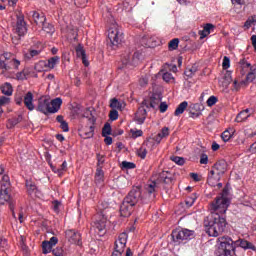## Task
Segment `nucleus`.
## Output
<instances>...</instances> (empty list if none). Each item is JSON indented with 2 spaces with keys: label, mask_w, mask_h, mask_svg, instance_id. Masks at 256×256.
<instances>
[{
  "label": "nucleus",
  "mask_w": 256,
  "mask_h": 256,
  "mask_svg": "<svg viewBox=\"0 0 256 256\" xmlns=\"http://www.w3.org/2000/svg\"><path fill=\"white\" fill-rule=\"evenodd\" d=\"M229 207V199L225 196H219L210 205V213L212 219L206 223L207 233L209 237H219L225 232L227 227V220L225 219V213Z\"/></svg>",
  "instance_id": "1"
},
{
  "label": "nucleus",
  "mask_w": 256,
  "mask_h": 256,
  "mask_svg": "<svg viewBox=\"0 0 256 256\" xmlns=\"http://www.w3.org/2000/svg\"><path fill=\"white\" fill-rule=\"evenodd\" d=\"M218 242L220 244L218 246L217 256H233L237 247H241L245 250L250 249L251 251H256L255 245L244 239L233 241L231 237L223 236L218 238Z\"/></svg>",
  "instance_id": "2"
},
{
  "label": "nucleus",
  "mask_w": 256,
  "mask_h": 256,
  "mask_svg": "<svg viewBox=\"0 0 256 256\" xmlns=\"http://www.w3.org/2000/svg\"><path fill=\"white\" fill-rule=\"evenodd\" d=\"M61 105H63V100L59 97L51 100L47 96H42L38 99L36 111L43 113V115H51L58 113Z\"/></svg>",
  "instance_id": "3"
},
{
  "label": "nucleus",
  "mask_w": 256,
  "mask_h": 256,
  "mask_svg": "<svg viewBox=\"0 0 256 256\" xmlns=\"http://www.w3.org/2000/svg\"><path fill=\"white\" fill-rule=\"evenodd\" d=\"M0 183V205H5V203H8L9 209L12 212V216L14 217V219H16L17 216H15V200L11 198V195H9V189H11V182L9 180V176H0Z\"/></svg>",
  "instance_id": "4"
},
{
  "label": "nucleus",
  "mask_w": 256,
  "mask_h": 256,
  "mask_svg": "<svg viewBox=\"0 0 256 256\" xmlns=\"http://www.w3.org/2000/svg\"><path fill=\"white\" fill-rule=\"evenodd\" d=\"M124 201L133 207H135L139 201L143 203V192L141 191V187H133L128 195L124 198Z\"/></svg>",
  "instance_id": "5"
},
{
  "label": "nucleus",
  "mask_w": 256,
  "mask_h": 256,
  "mask_svg": "<svg viewBox=\"0 0 256 256\" xmlns=\"http://www.w3.org/2000/svg\"><path fill=\"white\" fill-rule=\"evenodd\" d=\"M127 232H122L118 239L114 243V251L111 256H121L125 251V247L127 246V239H128Z\"/></svg>",
  "instance_id": "6"
},
{
  "label": "nucleus",
  "mask_w": 256,
  "mask_h": 256,
  "mask_svg": "<svg viewBox=\"0 0 256 256\" xmlns=\"http://www.w3.org/2000/svg\"><path fill=\"white\" fill-rule=\"evenodd\" d=\"M108 39L112 45L117 46L123 41V32L117 24H113L108 30Z\"/></svg>",
  "instance_id": "7"
},
{
  "label": "nucleus",
  "mask_w": 256,
  "mask_h": 256,
  "mask_svg": "<svg viewBox=\"0 0 256 256\" xmlns=\"http://www.w3.org/2000/svg\"><path fill=\"white\" fill-rule=\"evenodd\" d=\"M195 232L189 229L174 230L172 232V239L175 243H181L182 241H187L193 239Z\"/></svg>",
  "instance_id": "8"
},
{
  "label": "nucleus",
  "mask_w": 256,
  "mask_h": 256,
  "mask_svg": "<svg viewBox=\"0 0 256 256\" xmlns=\"http://www.w3.org/2000/svg\"><path fill=\"white\" fill-rule=\"evenodd\" d=\"M106 227H107V218L105 217H102L100 220H96L92 224V229H94L95 233H97L99 237H103V235L107 233Z\"/></svg>",
  "instance_id": "9"
},
{
  "label": "nucleus",
  "mask_w": 256,
  "mask_h": 256,
  "mask_svg": "<svg viewBox=\"0 0 256 256\" xmlns=\"http://www.w3.org/2000/svg\"><path fill=\"white\" fill-rule=\"evenodd\" d=\"M157 187L156 182H151L146 187V192L142 194V203H149V201H153L155 199V189Z\"/></svg>",
  "instance_id": "10"
},
{
  "label": "nucleus",
  "mask_w": 256,
  "mask_h": 256,
  "mask_svg": "<svg viewBox=\"0 0 256 256\" xmlns=\"http://www.w3.org/2000/svg\"><path fill=\"white\" fill-rule=\"evenodd\" d=\"M65 237L72 245H81V234L75 230H66Z\"/></svg>",
  "instance_id": "11"
},
{
  "label": "nucleus",
  "mask_w": 256,
  "mask_h": 256,
  "mask_svg": "<svg viewBox=\"0 0 256 256\" xmlns=\"http://www.w3.org/2000/svg\"><path fill=\"white\" fill-rule=\"evenodd\" d=\"M16 33L19 37H23L27 33V23H25V17L22 14L17 16Z\"/></svg>",
  "instance_id": "12"
},
{
  "label": "nucleus",
  "mask_w": 256,
  "mask_h": 256,
  "mask_svg": "<svg viewBox=\"0 0 256 256\" xmlns=\"http://www.w3.org/2000/svg\"><path fill=\"white\" fill-rule=\"evenodd\" d=\"M227 171V162L221 160L219 162H216L213 166L211 173L212 175H218L220 177H223L225 175V172Z\"/></svg>",
  "instance_id": "13"
},
{
  "label": "nucleus",
  "mask_w": 256,
  "mask_h": 256,
  "mask_svg": "<svg viewBox=\"0 0 256 256\" xmlns=\"http://www.w3.org/2000/svg\"><path fill=\"white\" fill-rule=\"evenodd\" d=\"M59 63V56H54L48 60V63L46 64L44 61L39 62L35 65V70L41 73L43 70L40 67H43L45 65L49 69H55V65Z\"/></svg>",
  "instance_id": "14"
},
{
  "label": "nucleus",
  "mask_w": 256,
  "mask_h": 256,
  "mask_svg": "<svg viewBox=\"0 0 256 256\" xmlns=\"http://www.w3.org/2000/svg\"><path fill=\"white\" fill-rule=\"evenodd\" d=\"M137 61H139V52H135L134 55L124 54L122 56L123 65H137Z\"/></svg>",
  "instance_id": "15"
},
{
  "label": "nucleus",
  "mask_w": 256,
  "mask_h": 256,
  "mask_svg": "<svg viewBox=\"0 0 256 256\" xmlns=\"http://www.w3.org/2000/svg\"><path fill=\"white\" fill-rule=\"evenodd\" d=\"M135 206L128 204V202H125L123 200L121 206H120V215L121 217H130V215L133 213V208Z\"/></svg>",
  "instance_id": "16"
},
{
  "label": "nucleus",
  "mask_w": 256,
  "mask_h": 256,
  "mask_svg": "<svg viewBox=\"0 0 256 256\" xmlns=\"http://www.w3.org/2000/svg\"><path fill=\"white\" fill-rule=\"evenodd\" d=\"M26 189L31 197H41V191H39L35 183L26 181Z\"/></svg>",
  "instance_id": "17"
},
{
  "label": "nucleus",
  "mask_w": 256,
  "mask_h": 256,
  "mask_svg": "<svg viewBox=\"0 0 256 256\" xmlns=\"http://www.w3.org/2000/svg\"><path fill=\"white\" fill-rule=\"evenodd\" d=\"M89 121L90 123H92V125L82 129V134L84 135V139H91V137H93L95 133V126H94L95 118H90Z\"/></svg>",
  "instance_id": "18"
},
{
  "label": "nucleus",
  "mask_w": 256,
  "mask_h": 256,
  "mask_svg": "<svg viewBox=\"0 0 256 256\" xmlns=\"http://www.w3.org/2000/svg\"><path fill=\"white\" fill-rule=\"evenodd\" d=\"M127 104L123 100H119L117 98H112L110 100V107L111 109L118 110V111H123Z\"/></svg>",
  "instance_id": "19"
},
{
  "label": "nucleus",
  "mask_w": 256,
  "mask_h": 256,
  "mask_svg": "<svg viewBox=\"0 0 256 256\" xmlns=\"http://www.w3.org/2000/svg\"><path fill=\"white\" fill-rule=\"evenodd\" d=\"M24 105L28 111H35V104H33V93L27 92L24 96Z\"/></svg>",
  "instance_id": "20"
},
{
  "label": "nucleus",
  "mask_w": 256,
  "mask_h": 256,
  "mask_svg": "<svg viewBox=\"0 0 256 256\" xmlns=\"http://www.w3.org/2000/svg\"><path fill=\"white\" fill-rule=\"evenodd\" d=\"M145 119H147V110L140 108L136 113L134 120L138 125H143L145 123Z\"/></svg>",
  "instance_id": "21"
},
{
  "label": "nucleus",
  "mask_w": 256,
  "mask_h": 256,
  "mask_svg": "<svg viewBox=\"0 0 256 256\" xmlns=\"http://www.w3.org/2000/svg\"><path fill=\"white\" fill-rule=\"evenodd\" d=\"M215 29V26L211 23H208L204 26L203 30H200L198 32V35H200V39H205V37L211 35V31Z\"/></svg>",
  "instance_id": "22"
},
{
  "label": "nucleus",
  "mask_w": 256,
  "mask_h": 256,
  "mask_svg": "<svg viewBox=\"0 0 256 256\" xmlns=\"http://www.w3.org/2000/svg\"><path fill=\"white\" fill-rule=\"evenodd\" d=\"M251 117V110L249 108L242 110L236 116V123H243V121H247Z\"/></svg>",
  "instance_id": "23"
},
{
  "label": "nucleus",
  "mask_w": 256,
  "mask_h": 256,
  "mask_svg": "<svg viewBox=\"0 0 256 256\" xmlns=\"http://www.w3.org/2000/svg\"><path fill=\"white\" fill-rule=\"evenodd\" d=\"M239 65L243 71V75H245V73H248L249 71H251V69L256 68V66L251 65V63H249V61H247V59H245V58L240 59Z\"/></svg>",
  "instance_id": "24"
},
{
  "label": "nucleus",
  "mask_w": 256,
  "mask_h": 256,
  "mask_svg": "<svg viewBox=\"0 0 256 256\" xmlns=\"http://www.w3.org/2000/svg\"><path fill=\"white\" fill-rule=\"evenodd\" d=\"M233 81V77L231 76V72L226 71L222 77V79L220 80V85L222 87H229V85H231V82Z\"/></svg>",
  "instance_id": "25"
},
{
  "label": "nucleus",
  "mask_w": 256,
  "mask_h": 256,
  "mask_svg": "<svg viewBox=\"0 0 256 256\" xmlns=\"http://www.w3.org/2000/svg\"><path fill=\"white\" fill-rule=\"evenodd\" d=\"M32 17L36 25H38L39 27H41V25H43L45 21H47V18L43 13L33 12Z\"/></svg>",
  "instance_id": "26"
},
{
  "label": "nucleus",
  "mask_w": 256,
  "mask_h": 256,
  "mask_svg": "<svg viewBox=\"0 0 256 256\" xmlns=\"http://www.w3.org/2000/svg\"><path fill=\"white\" fill-rule=\"evenodd\" d=\"M218 181H221V176H219L218 174H213L210 170V173L207 179L208 185H210V187H217Z\"/></svg>",
  "instance_id": "27"
},
{
  "label": "nucleus",
  "mask_w": 256,
  "mask_h": 256,
  "mask_svg": "<svg viewBox=\"0 0 256 256\" xmlns=\"http://www.w3.org/2000/svg\"><path fill=\"white\" fill-rule=\"evenodd\" d=\"M103 181H105V172H103L102 167H97L96 173H95V183L97 185L103 184Z\"/></svg>",
  "instance_id": "28"
},
{
  "label": "nucleus",
  "mask_w": 256,
  "mask_h": 256,
  "mask_svg": "<svg viewBox=\"0 0 256 256\" xmlns=\"http://www.w3.org/2000/svg\"><path fill=\"white\" fill-rule=\"evenodd\" d=\"M0 91L3 95H6V97H11V95H13V86L11 83L6 82L0 87Z\"/></svg>",
  "instance_id": "29"
},
{
  "label": "nucleus",
  "mask_w": 256,
  "mask_h": 256,
  "mask_svg": "<svg viewBox=\"0 0 256 256\" xmlns=\"http://www.w3.org/2000/svg\"><path fill=\"white\" fill-rule=\"evenodd\" d=\"M40 54H41V51L30 49L24 53V59L25 61H31V59H37Z\"/></svg>",
  "instance_id": "30"
},
{
  "label": "nucleus",
  "mask_w": 256,
  "mask_h": 256,
  "mask_svg": "<svg viewBox=\"0 0 256 256\" xmlns=\"http://www.w3.org/2000/svg\"><path fill=\"white\" fill-rule=\"evenodd\" d=\"M165 137H169V128L167 127L162 128L161 132L155 136L154 141L161 143L162 139H165Z\"/></svg>",
  "instance_id": "31"
},
{
  "label": "nucleus",
  "mask_w": 256,
  "mask_h": 256,
  "mask_svg": "<svg viewBox=\"0 0 256 256\" xmlns=\"http://www.w3.org/2000/svg\"><path fill=\"white\" fill-rule=\"evenodd\" d=\"M187 107H189V103L187 101H183L176 108L174 115L176 117H179V115H183V113H185V109H187Z\"/></svg>",
  "instance_id": "32"
},
{
  "label": "nucleus",
  "mask_w": 256,
  "mask_h": 256,
  "mask_svg": "<svg viewBox=\"0 0 256 256\" xmlns=\"http://www.w3.org/2000/svg\"><path fill=\"white\" fill-rule=\"evenodd\" d=\"M21 121H23V115H18L17 117L10 119L7 124L8 129H13V127H15V125H19Z\"/></svg>",
  "instance_id": "33"
},
{
  "label": "nucleus",
  "mask_w": 256,
  "mask_h": 256,
  "mask_svg": "<svg viewBox=\"0 0 256 256\" xmlns=\"http://www.w3.org/2000/svg\"><path fill=\"white\" fill-rule=\"evenodd\" d=\"M160 179L161 181H164L166 185L173 183V177H171V174H169V172H163L162 174H160Z\"/></svg>",
  "instance_id": "34"
},
{
  "label": "nucleus",
  "mask_w": 256,
  "mask_h": 256,
  "mask_svg": "<svg viewBox=\"0 0 256 256\" xmlns=\"http://www.w3.org/2000/svg\"><path fill=\"white\" fill-rule=\"evenodd\" d=\"M190 111H194L196 113H201L202 111L205 110V106H203V104L201 103H195V104H191L189 106Z\"/></svg>",
  "instance_id": "35"
},
{
  "label": "nucleus",
  "mask_w": 256,
  "mask_h": 256,
  "mask_svg": "<svg viewBox=\"0 0 256 256\" xmlns=\"http://www.w3.org/2000/svg\"><path fill=\"white\" fill-rule=\"evenodd\" d=\"M40 27H42L45 33H55V27L53 26V24L44 22L43 25H40Z\"/></svg>",
  "instance_id": "36"
},
{
  "label": "nucleus",
  "mask_w": 256,
  "mask_h": 256,
  "mask_svg": "<svg viewBox=\"0 0 256 256\" xmlns=\"http://www.w3.org/2000/svg\"><path fill=\"white\" fill-rule=\"evenodd\" d=\"M247 76H246V81L248 82H253L256 79V67L255 68H251L250 71L246 72Z\"/></svg>",
  "instance_id": "37"
},
{
  "label": "nucleus",
  "mask_w": 256,
  "mask_h": 256,
  "mask_svg": "<svg viewBox=\"0 0 256 256\" xmlns=\"http://www.w3.org/2000/svg\"><path fill=\"white\" fill-rule=\"evenodd\" d=\"M179 47V38H174L168 43V49L170 51H175Z\"/></svg>",
  "instance_id": "38"
},
{
  "label": "nucleus",
  "mask_w": 256,
  "mask_h": 256,
  "mask_svg": "<svg viewBox=\"0 0 256 256\" xmlns=\"http://www.w3.org/2000/svg\"><path fill=\"white\" fill-rule=\"evenodd\" d=\"M53 249V246L48 241H44L42 243V251L44 255H47V253H51V250Z\"/></svg>",
  "instance_id": "39"
},
{
  "label": "nucleus",
  "mask_w": 256,
  "mask_h": 256,
  "mask_svg": "<svg viewBox=\"0 0 256 256\" xmlns=\"http://www.w3.org/2000/svg\"><path fill=\"white\" fill-rule=\"evenodd\" d=\"M76 54H77V57H81L82 59H85V57L87 56L86 53H85V49L83 48V45L79 44L77 47H76Z\"/></svg>",
  "instance_id": "40"
},
{
  "label": "nucleus",
  "mask_w": 256,
  "mask_h": 256,
  "mask_svg": "<svg viewBox=\"0 0 256 256\" xmlns=\"http://www.w3.org/2000/svg\"><path fill=\"white\" fill-rule=\"evenodd\" d=\"M19 65H21V61L17 59H12L9 61V64H7V67H11V69H19Z\"/></svg>",
  "instance_id": "41"
},
{
  "label": "nucleus",
  "mask_w": 256,
  "mask_h": 256,
  "mask_svg": "<svg viewBox=\"0 0 256 256\" xmlns=\"http://www.w3.org/2000/svg\"><path fill=\"white\" fill-rule=\"evenodd\" d=\"M11 103V98L9 96L0 97V107H7Z\"/></svg>",
  "instance_id": "42"
},
{
  "label": "nucleus",
  "mask_w": 256,
  "mask_h": 256,
  "mask_svg": "<svg viewBox=\"0 0 256 256\" xmlns=\"http://www.w3.org/2000/svg\"><path fill=\"white\" fill-rule=\"evenodd\" d=\"M197 71V66H191L190 68H187L184 72L186 77H193L195 72Z\"/></svg>",
  "instance_id": "43"
},
{
  "label": "nucleus",
  "mask_w": 256,
  "mask_h": 256,
  "mask_svg": "<svg viewBox=\"0 0 256 256\" xmlns=\"http://www.w3.org/2000/svg\"><path fill=\"white\" fill-rule=\"evenodd\" d=\"M171 161L176 163V165H185V158L179 156H172Z\"/></svg>",
  "instance_id": "44"
},
{
  "label": "nucleus",
  "mask_w": 256,
  "mask_h": 256,
  "mask_svg": "<svg viewBox=\"0 0 256 256\" xmlns=\"http://www.w3.org/2000/svg\"><path fill=\"white\" fill-rule=\"evenodd\" d=\"M107 135H111V124L106 123L102 129V136L107 137Z\"/></svg>",
  "instance_id": "45"
},
{
  "label": "nucleus",
  "mask_w": 256,
  "mask_h": 256,
  "mask_svg": "<svg viewBox=\"0 0 256 256\" xmlns=\"http://www.w3.org/2000/svg\"><path fill=\"white\" fill-rule=\"evenodd\" d=\"M54 173H58V175H63V171H67V161H64L60 168L53 169Z\"/></svg>",
  "instance_id": "46"
},
{
  "label": "nucleus",
  "mask_w": 256,
  "mask_h": 256,
  "mask_svg": "<svg viewBox=\"0 0 256 256\" xmlns=\"http://www.w3.org/2000/svg\"><path fill=\"white\" fill-rule=\"evenodd\" d=\"M138 157H140V159H145V157H147V148H145V144L138 150Z\"/></svg>",
  "instance_id": "47"
},
{
  "label": "nucleus",
  "mask_w": 256,
  "mask_h": 256,
  "mask_svg": "<svg viewBox=\"0 0 256 256\" xmlns=\"http://www.w3.org/2000/svg\"><path fill=\"white\" fill-rule=\"evenodd\" d=\"M162 78H163V81H165L166 83H171V81H175L173 74H171L169 72H165L163 74Z\"/></svg>",
  "instance_id": "48"
},
{
  "label": "nucleus",
  "mask_w": 256,
  "mask_h": 256,
  "mask_svg": "<svg viewBox=\"0 0 256 256\" xmlns=\"http://www.w3.org/2000/svg\"><path fill=\"white\" fill-rule=\"evenodd\" d=\"M231 137H233V134H231L229 130H225L221 135V138L225 143H227V141H229Z\"/></svg>",
  "instance_id": "49"
},
{
  "label": "nucleus",
  "mask_w": 256,
  "mask_h": 256,
  "mask_svg": "<svg viewBox=\"0 0 256 256\" xmlns=\"http://www.w3.org/2000/svg\"><path fill=\"white\" fill-rule=\"evenodd\" d=\"M110 121H117L119 119V112L112 109L109 114Z\"/></svg>",
  "instance_id": "50"
},
{
  "label": "nucleus",
  "mask_w": 256,
  "mask_h": 256,
  "mask_svg": "<svg viewBox=\"0 0 256 256\" xmlns=\"http://www.w3.org/2000/svg\"><path fill=\"white\" fill-rule=\"evenodd\" d=\"M121 167L122 169H135V163L123 161Z\"/></svg>",
  "instance_id": "51"
},
{
  "label": "nucleus",
  "mask_w": 256,
  "mask_h": 256,
  "mask_svg": "<svg viewBox=\"0 0 256 256\" xmlns=\"http://www.w3.org/2000/svg\"><path fill=\"white\" fill-rule=\"evenodd\" d=\"M104 163H105V156L101 154H97V167L103 168Z\"/></svg>",
  "instance_id": "52"
},
{
  "label": "nucleus",
  "mask_w": 256,
  "mask_h": 256,
  "mask_svg": "<svg viewBox=\"0 0 256 256\" xmlns=\"http://www.w3.org/2000/svg\"><path fill=\"white\" fill-rule=\"evenodd\" d=\"M222 67L223 69H229V67H231V60L229 59V57L225 56L222 62Z\"/></svg>",
  "instance_id": "53"
},
{
  "label": "nucleus",
  "mask_w": 256,
  "mask_h": 256,
  "mask_svg": "<svg viewBox=\"0 0 256 256\" xmlns=\"http://www.w3.org/2000/svg\"><path fill=\"white\" fill-rule=\"evenodd\" d=\"M207 163H209V156H207V154H205V153H202L200 155V164L207 165Z\"/></svg>",
  "instance_id": "54"
},
{
  "label": "nucleus",
  "mask_w": 256,
  "mask_h": 256,
  "mask_svg": "<svg viewBox=\"0 0 256 256\" xmlns=\"http://www.w3.org/2000/svg\"><path fill=\"white\" fill-rule=\"evenodd\" d=\"M16 79L17 81H25V79H27V74L25 73V71L18 72L16 74Z\"/></svg>",
  "instance_id": "55"
},
{
  "label": "nucleus",
  "mask_w": 256,
  "mask_h": 256,
  "mask_svg": "<svg viewBox=\"0 0 256 256\" xmlns=\"http://www.w3.org/2000/svg\"><path fill=\"white\" fill-rule=\"evenodd\" d=\"M217 101H218L217 97L210 96L206 103H207L208 107H213V105H215V103H217Z\"/></svg>",
  "instance_id": "56"
},
{
  "label": "nucleus",
  "mask_w": 256,
  "mask_h": 256,
  "mask_svg": "<svg viewBox=\"0 0 256 256\" xmlns=\"http://www.w3.org/2000/svg\"><path fill=\"white\" fill-rule=\"evenodd\" d=\"M60 129H62V131H64V133H68L69 124L67 123V121H64V122L60 123Z\"/></svg>",
  "instance_id": "57"
},
{
  "label": "nucleus",
  "mask_w": 256,
  "mask_h": 256,
  "mask_svg": "<svg viewBox=\"0 0 256 256\" xmlns=\"http://www.w3.org/2000/svg\"><path fill=\"white\" fill-rule=\"evenodd\" d=\"M196 199H197V197H189V198H187L186 201H185L187 207H193V203H195Z\"/></svg>",
  "instance_id": "58"
},
{
  "label": "nucleus",
  "mask_w": 256,
  "mask_h": 256,
  "mask_svg": "<svg viewBox=\"0 0 256 256\" xmlns=\"http://www.w3.org/2000/svg\"><path fill=\"white\" fill-rule=\"evenodd\" d=\"M139 83L141 87H145V85L149 83V78L147 76H143L140 78Z\"/></svg>",
  "instance_id": "59"
},
{
  "label": "nucleus",
  "mask_w": 256,
  "mask_h": 256,
  "mask_svg": "<svg viewBox=\"0 0 256 256\" xmlns=\"http://www.w3.org/2000/svg\"><path fill=\"white\" fill-rule=\"evenodd\" d=\"M0 69H5V71H11V66H7L5 61L0 60Z\"/></svg>",
  "instance_id": "60"
},
{
  "label": "nucleus",
  "mask_w": 256,
  "mask_h": 256,
  "mask_svg": "<svg viewBox=\"0 0 256 256\" xmlns=\"http://www.w3.org/2000/svg\"><path fill=\"white\" fill-rule=\"evenodd\" d=\"M255 21V19H248L245 23H244V29H251V26L253 25V22Z\"/></svg>",
  "instance_id": "61"
},
{
  "label": "nucleus",
  "mask_w": 256,
  "mask_h": 256,
  "mask_svg": "<svg viewBox=\"0 0 256 256\" xmlns=\"http://www.w3.org/2000/svg\"><path fill=\"white\" fill-rule=\"evenodd\" d=\"M53 255L55 256H63V249L62 248H56L52 251Z\"/></svg>",
  "instance_id": "62"
},
{
  "label": "nucleus",
  "mask_w": 256,
  "mask_h": 256,
  "mask_svg": "<svg viewBox=\"0 0 256 256\" xmlns=\"http://www.w3.org/2000/svg\"><path fill=\"white\" fill-rule=\"evenodd\" d=\"M168 107L169 106L167 105V103L161 102L160 103V113H165V111H167Z\"/></svg>",
  "instance_id": "63"
},
{
  "label": "nucleus",
  "mask_w": 256,
  "mask_h": 256,
  "mask_svg": "<svg viewBox=\"0 0 256 256\" xmlns=\"http://www.w3.org/2000/svg\"><path fill=\"white\" fill-rule=\"evenodd\" d=\"M252 41V47H254V50L256 51V35L251 36Z\"/></svg>",
  "instance_id": "64"
}]
</instances>
